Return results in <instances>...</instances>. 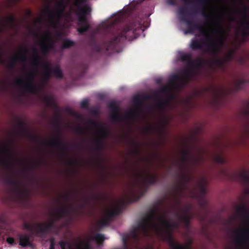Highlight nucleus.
I'll use <instances>...</instances> for the list:
<instances>
[{
  "mask_svg": "<svg viewBox=\"0 0 249 249\" xmlns=\"http://www.w3.org/2000/svg\"><path fill=\"white\" fill-rule=\"evenodd\" d=\"M166 214H157L156 210L152 209L138 225L123 237V243L127 246L129 242L137 245L141 239L150 237L152 234L162 236L172 249H192L191 243L183 245L177 242L172 234L175 229H178L179 223L166 219Z\"/></svg>",
  "mask_w": 249,
  "mask_h": 249,
  "instance_id": "f257e3e1",
  "label": "nucleus"
},
{
  "mask_svg": "<svg viewBox=\"0 0 249 249\" xmlns=\"http://www.w3.org/2000/svg\"><path fill=\"white\" fill-rule=\"evenodd\" d=\"M139 178L135 179L128 187V192L125 194V196L128 197L127 200L124 198H122L117 203L113 210L106 213V217L110 221L123 211L126 204L139 199L143 193L141 190L142 187H145V191H146L149 185H154L159 180L158 175L142 173L139 175Z\"/></svg>",
  "mask_w": 249,
  "mask_h": 249,
  "instance_id": "f03ea898",
  "label": "nucleus"
},
{
  "mask_svg": "<svg viewBox=\"0 0 249 249\" xmlns=\"http://www.w3.org/2000/svg\"><path fill=\"white\" fill-rule=\"evenodd\" d=\"M141 28L139 22L130 23L123 29L112 32L110 39L104 41L101 45L94 44L92 50L99 53H106L109 51L118 52L120 43L126 39L132 40L136 38V31Z\"/></svg>",
  "mask_w": 249,
  "mask_h": 249,
  "instance_id": "7ed1b4c3",
  "label": "nucleus"
},
{
  "mask_svg": "<svg viewBox=\"0 0 249 249\" xmlns=\"http://www.w3.org/2000/svg\"><path fill=\"white\" fill-rule=\"evenodd\" d=\"M202 16L208 23H213L215 28H213V32L217 34L218 37L212 39L209 36H206L205 41L207 43V47L206 52L214 56H217L221 51V47L223 46L226 32L223 28L221 21L220 19H216L213 22L211 20V15L207 13L203 8L201 10Z\"/></svg>",
  "mask_w": 249,
  "mask_h": 249,
  "instance_id": "20e7f679",
  "label": "nucleus"
},
{
  "mask_svg": "<svg viewBox=\"0 0 249 249\" xmlns=\"http://www.w3.org/2000/svg\"><path fill=\"white\" fill-rule=\"evenodd\" d=\"M178 15L180 20L186 23L188 28L184 31L185 34L194 33L195 30H198L203 35H206L207 31L204 30L202 25L198 23L195 22L193 20L189 19L187 18V14H188V11L186 7H181L178 9Z\"/></svg>",
  "mask_w": 249,
  "mask_h": 249,
  "instance_id": "39448f33",
  "label": "nucleus"
},
{
  "mask_svg": "<svg viewBox=\"0 0 249 249\" xmlns=\"http://www.w3.org/2000/svg\"><path fill=\"white\" fill-rule=\"evenodd\" d=\"M35 77V71H31L28 74L26 80L22 78L17 79L15 83L17 86L20 87L25 91L36 93L37 90L42 88L41 86H36L34 83Z\"/></svg>",
  "mask_w": 249,
  "mask_h": 249,
  "instance_id": "423d86ee",
  "label": "nucleus"
},
{
  "mask_svg": "<svg viewBox=\"0 0 249 249\" xmlns=\"http://www.w3.org/2000/svg\"><path fill=\"white\" fill-rule=\"evenodd\" d=\"M91 9L88 6H85V9H81L77 11L76 15L78 16L77 25L79 27L77 31L79 34H82L87 32L90 27L88 19V15L90 13Z\"/></svg>",
  "mask_w": 249,
  "mask_h": 249,
  "instance_id": "0eeeda50",
  "label": "nucleus"
},
{
  "mask_svg": "<svg viewBox=\"0 0 249 249\" xmlns=\"http://www.w3.org/2000/svg\"><path fill=\"white\" fill-rule=\"evenodd\" d=\"M13 160L11 145H0V166L7 170H11L13 168Z\"/></svg>",
  "mask_w": 249,
  "mask_h": 249,
  "instance_id": "6e6552de",
  "label": "nucleus"
},
{
  "mask_svg": "<svg viewBox=\"0 0 249 249\" xmlns=\"http://www.w3.org/2000/svg\"><path fill=\"white\" fill-rule=\"evenodd\" d=\"M108 107L112 110L110 118L115 122L123 121L125 119L132 118L136 116V113L132 111L127 113L125 116L122 115L119 113L118 106L114 102L109 103Z\"/></svg>",
  "mask_w": 249,
  "mask_h": 249,
  "instance_id": "1a4fd4ad",
  "label": "nucleus"
},
{
  "mask_svg": "<svg viewBox=\"0 0 249 249\" xmlns=\"http://www.w3.org/2000/svg\"><path fill=\"white\" fill-rule=\"evenodd\" d=\"M64 10V8H56L53 10L50 6L45 7L44 12L48 16L50 25L53 28H56V24L63 15Z\"/></svg>",
  "mask_w": 249,
  "mask_h": 249,
  "instance_id": "9d476101",
  "label": "nucleus"
},
{
  "mask_svg": "<svg viewBox=\"0 0 249 249\" xmlns=\"http://www.w3.org/2000/svg\"><path fill=\"white\" fill-rule=\"evenodd\" d=\"M45 144L60 149L61 151V155L63 157H66L67 156L69 146L62 141L59 128L58 127V131L56 136L51 141L45 143Z\"/></svg>",
  "mask_w": 249,
  "mask_h": 249,
  "instance_id": "9b49d317",
  "label": "nucleus"
},
{
  "mask_svg": "<svg viewBox=\"0 0 249 249\" xmlns=\"http://www.w3.org/2000/svg\"><path fill=\"white\" fill-rule=\"evenodd\" d=\"M57 221L54 217L52 219L51 222L48 223H37L36 228L35 229L34 233L36 235L42 237L47 234L54 227V222Z\"/></svg>",
  "mask_w": 249,
  "mask_h": 249,
  "instance_id": "f8f14e48",
  "label": "nucleus"
},
{
  "mask_svg": "<svg viewBox=\"0 0 249 249\" xmlns=\"http://www.w3.org/2000/svg\"><path fill=\"white\" fill-rule=\"evenodd\" d=\"M192 206L191 205H188L182 213L178 212H175L174 215L178 219L179 223L182 222L186 228H188L190 226V220L192 216L191 213Z\"/></svg>",
  "mask_w": 249,
  "mask_h": 249,
  "instance_id": "ddd939ff",
  "label": "nucleus"
},
{
  "mask_svg": "<svg viewBox=\"0 0 249 249\" xmlns=\"http://www.w3.org/2000/svg\"><path fill=\"white\" fill-rule=\"evenodd\" d=\"M28 52V50L26 47H24L22 49H20L17 55L13 57L10 61L8 67L10 69H13L15 67L16 62L17 60H20L22 63H25L27 61L26 53Z\"/></svg>",
  "mask_w": 249,
  "mask_h": 249,
  "instance_id": "4468645a",
  "label": "nucleus"
},
{
  "mask_svg": "<svg viewBox=\"0 0 249 249\" xmlns=\"http://www.w3.org/2000/svg\"><path fill=\"white\" fill-rule=\"evenodd\" d=\"M249 7L245 3H243L242 9L238 10V13L243 18V20L241 22V26L243 29H248L249 28V17L248 16Z\"/></svg>",
  "mask_w": 249,
  "mask_h": 249,
  "instance_id": "2eb2a0df",
  "label": "nucleus"
},
{
  "mask_svg": "<svg viewBox=\"0 0 249 249\" xmlns=\"http://www.w3.org/2000/svg\"><path fill=\"white\" fill-rule=\"evenodd\" d=\"M235 242L239 245L245 243H249V230L248 228L242 229L238 231Z\"/></svg>",
  "mask_w": 249,
  "mask_h": 249,
  "instance_id": "dca6fc26",
  "label": "nucleus"
},
{
  "mask_svg": "<svg viewBox=\"0 0 249 249\" xmlns=\"http://www.w3.org/2000/svg\"><path fill=\"white\" fill-rule=\"evenodd\" d=\"M73 210V208L71 207H62L59 208L57 211L52 212L51 213V216L58 220L62 217L67 216L70 212Z\"/></svg>",
  "mask_w": 249,
  "mask_h": 249,
  "instance_id": "f3484780",
  "label": "nucleus"
},
{
  "mask_svg": "<svg viewBox=\"0 0 249 249\" xmlns=\"http://www.w3.org/2000/svg\"><path fill=\"white\" fill-rule=\"evenodd\" d=\"M16 18L13 15H11L5 18H2L0 25L3 27V32L7 26H8L11 29H14L16 27Z\"/></svg>",
  "mask_w": 249,
  "mask_h": 249,
  "instance_id": "a211bd4d",
  "label": "nucleus"
},
{
  "mask_svg": "<svg viewBox=\"0 0 249 249\" xmlns=\"http://www.w3.org/2000/svg\"><path fill=\"white\" fill-rule=\"evenodd\" d=\"M236 213L244 220L249 221V210L244 204H242L236 208Z\"/></svg>",
  "mask_w": 249,
  "mask_h": 249,
  "instance_id": "6ab92c4d",
  "label": "nucleus"
},
{
  "mask_svg": "<svg viewBox=\"0 0 249 249\" xmlns=\"http://www.w3.org/2000/svg\"><path fill=\"white\" fill-rule=\"evenodd\" d=\"M32 235V234H28L26 233L19 234V245L23 248L31 246L32 243L30 239Z\"/></svg>",
  "mask_w": 249,
  "mask_h": 249,
  "instance_id": "aec40b11",
  "label": "nucleus"
},
{
  "mask_svg": "<svg viewBox=\"0 0 249 249\" xmlns=\"http://www.w3.org/2000/svg\"><path fill=\"white\" fill-rule=\"evenodd\" d=\"M17 127L18 130V133L22 135H28L31 138V140L33 141H37L39 139V138L37 137L36 136L34 135H30L28 134V133L26 131V130L25 128V125L24 123L20 121L19 120L17 124Z\"/></svg>",
  "mask_w": 249,
  "mask_h": 249,
  "instance_id": "412c9836",
  "label": "nucleus"
},
{
  "mask_svg": "<svg viewBox=\"0 0 249 249\" xmlns=\"http://www.w3.org/2000/svg\"><path fill=\"white\" fill-rule=\"evenodd\" d=\"M170 82L178 89H180L184 86L185 83H183L181 76L175 74L171 75L170 77Z\"/></svg>",
  "mask_w": 249,
  "mask_h": 249,
  "instance_id": "4be33fe9",
  "label": "nucleus"
},
{
  "mask_svg": "<svg viewBox=\"0 0 249 249\" xmlns=\"http://www.w3.org/2000/svg\"><path fill=\"white\" fill-rule=\"evenodd\" d=\"M44 72L43 75L42 79L43 82H47L52 76V70L51 63L47 61L43 62Z\"/></svg>",
  "mask_w": 249,
  "mask_h": 249,
  "instance_id": "5701e85b",
  "label": "nucleus"
},
{
  "mask_svg": "<svg viewBox=\"0 0 249 249\" xmlns=\"http://www.w3.org/2000/svg\"><path fill=\"white\" fill-rule=\"evenodd\" d=\"M236 178L241 183L245 186L249 184V172L246 170H243L236 175Z\"/></svg>",
  "mask_w": 249,
  "mask_h": 249,
  "instance_id": "b1692460",
  "label": "nucleus"
},
{
  "mask_svg": "<svg viewBox=\"0 0 249 249\" xmlns=\"http://www.w3.org/2000/svg\"><path fill=\"white\" fill-rule=\"evenodd\" d=\"M43 39L49 49L52 50L54 48L55 41L49 31L45 32L43 35Z\"/></svg>",
  "mask_w": 249,
  "mask_h": 249,
  "instance_id": "393cba45",
  "label": "nucleus"
},
{
  "mask_svg": "<svg viewBox=\"0 0 249 249\" xmlns=\"http://www.w3.org/2000/svg\"><path fill=\"white\" fill-rule=\"evenodd\" d=\"M192 68L189 66V64L187 66V68L182 71V75L181 76L182 81L185 85L189 82L190 78L193 75V71Z\"/></svg>",
  "mask_w": 249,
  "mask_h": 249,
  "instance_id": "a878e982",
  "label": "nucleus"
},
{
  "mask_svg": "<svg viewBox=\"0 0 249 249\" xmlns=\"http://www.w3.org/2000/svg\"><path fill=\"white\" fill-rule=\"evenodd\" d=\"M6 182L8 184L16 188L17 191L21 194L28 193L23 191L20 188V184L19 181L14 179L11 177H8L6 178Z\"/></svg>",
  "mask_w": 249,
  "mask_h": 249,
  "instance_id": "bb28decb",
  "label": "nucleus"
},
{
  "mask_svg": "<svg viewBox=\"0 0 249 249\" xmlns=\"http://www.w3.org/2000/svg\"><path fill=\"white\" fill-rule=\"evenodd\" d=\"M90 124L93 125L94 127L96 128H99V135L100 138L99 139H102L107 138L109 135L108 131L106 129L101 127L99 123L95 122V121H91Z\"/></svg>",
  "mask_w": 249,
  "mask_h": 249,
  "instance_id": "cd10ccee",
  "label": "nucleus"
},
{
  "mask_svg": "<svg viewBox=\"0 0 249 249\" xmlns=\"http://www.w3.org/2000/svg\"><path fill=\"white\" fill-rule=\"evenodd\" d=\"M190 180V178L187 177L185 175H183L179 179V185L178 186V189L179 191L185 190L187 188V184Z\"/></svg>",
  "mask_w": 249,
  "mask_h": 249,
  "instance_id": "c85d7f7f",
  "label": "nucleus"
},
{
  "mask_svg": "<svg viewBox=\"0 0 249 249\" xmlns=\"http://www.w3.org/2000/svg\"><path fill=\"white\" fill-rule=\"evenodd\" d=\"M44 101L47 107H53L56 111L57 115L59 113L58 106L53 101L52 98L46 96L44 98Z\"/></svg>",
  "mask_w": 249,
  "mask_h": 249,
  "instance_id": "c756f323",
  "label": "nucleus"
},
{
  "mask_svg": "<svg viewBox=\"0 0 249 249\" xmlns=\"http://www.w3.org/2000/svg\"><path fill=\"white\" fill-rule=\"evenodd\" d=\"M205 63V61L201 58H198L196 60H192L189 64V66L193 68L196 67V68H200Z\"/></svg>",
  "mask_w": 249,
  "mask_h": 249,
  "instance_id": "7c9ffc66",
  "label": "nucleus"
},
{
  "mask_svg": "<svg viewBox=\"0 0 249 249\" xmlns=\"http://www.w3.org/2000/svg\"><path fill=\"white\" fill-rule=\"evenodd\" d=\"M226 61L225 59L219 57H216L211 59L209 63L211 65H216L219 67H223L225 65Z\"/></svg>",
  "mask_w": 249,
  "mask_h": 249,
  "instance_id": "2f4dec72",
  "label": "nucleus"
},
{
  "mask_svg": "<svg viewBox=\"0 0 249 249\" xmlns=\"http://www.w3.org/2000/svg\"><path fill=\"white\" fill-rule=\"evenodd\" d=\"M51 70L52 76H54V77L59 79H61L63 77V73L59 65L56 66L53 69L51 68Z\"/></svg>",
  "mask_w": 249,
  "mask_h": 249,
  "instance_id": "473e14b6",
  "label": "nucleus"
},
{
  "mask_svg": "<svg viewBox=\"0 0 249 249\" xmlns=\"http://www.w3.org/2000/svg\"><path fill=\"white\" fill-rule=\"evenodd\" d=\"M190 47L193 51L201 50L202 48V43L197 39H193L191 40Z\"/></svg>",
  "mask_w": 249,
  "mask_h": 249,
  "instance_id": "72a5a7b5",
  "label": "nucleus"
},
{
  "mask_svg": "<svg viewBox=\"0 0 249 249\" xmlns=\"http://www.w3.org/2000/svg\"><path fill=\"white\" fill-rule=\"evenodd\" d=\"M33 52L34 55L32 59V63L34 66H36L40 64L42 62V60L38 56L37 52L35 48H33Z\"/></svg>",
  "mask_w": 249,
  "mask_h": 249,
  "instance_id": "f704fd0d",
  "label": "nucleus"
},
{
  "mask_svg": "<svg viewBox=\"0 0 249 249\" xmlns=\"http://www.w3.org/2000/svg\"><path fill=\"white\" fill-rule=\"evenodd\" d=\"M91 239L94 240L99 245H102L105 240V237L104 235L101 233H97L95 235L91 238Z\"/></svg>",
  "mask_w": 249,
  "mask_h": 249,
  "instance_id": "c9c22d12",
  "label": "nucleus"
},
{
  "mask_svg": "<svg viewBox=\"0 0 249 249\" xmlns=\"http://www.w3.org/2000/svg\"><path fill=\"white\" fill-rule=\"evenodd\" d=\"M179 58L182 61L188 62V65L190 64V62L192 60V54L188 53H181Z\"/></svg>",
  "mask_w": 249,
  "mask_h": 249,
  "instance_id": "e433bc0d",
  "label": "nucleus"
},
{
  "mask_svg": "<svg viewBox=\"0 0 249 249\" xmlns=\"http://www.w3.org/2000/svg\"><path fill=\"white\" fill-rule=\"evenodd\" d=\"M190 152L188 149L182 151L181 156V160L183 163L187 162L190 159Z\"/></svg>",
  "mask_w": 249,
  "mask_h": 249,
  "instance_id": "4c0bfd02",
  "label": "nucleus"
},
{
  "mask_svg": "<svg viewBox=\"0 0 249 249\" xmlns=\"http://www.w3.org/2000/svg\"><path fill=\"white\" fill-rule=\"evenodd\" d=\"M74 45V41L69 39H64L63 41L62 48L63 49H69Z\"/></svg>",
  "mask_w": 249,
  "mask_h": 249,
  "instance_id": "58836bf2",
  "label": "nucleus"
},
{
  "mask_svg": "<svg viewBox=\"0 0 249 249\" xmlns=\"http://www.w3.org/2000/svg\"><path fill=\"white\" fill-rule=\"evenodd\" d=\"M90 240H84L82 242V246L79 245V249H91Z\"/></svg>",
  "mask_w": 249,
  "mask_h": 249,
  "instance_id": "ea45409f",
  "label": "nucleus"
},
{
  "mask_svg": "<svg viewBox=\"0 0 249 249\" xmlns=\"http://www.w3.org/2000/svg\"><path fill=\"white\" fill-rule=\"evenodd\" d=\"M36 224L37 223H36L35 224H31V223H28L25 222L23 224V229H25V230H29V231H32V233H31L32 234L36 235L34 233V231H35V230H33V228L34 227H36L35 229L36 228Z\"/></svg>",
  "mask_w": 249,
  "mask_h": 249,
  "instance_id": "a19ab883",
  "label": "nucleus"
},
{
  "mask_svg": "<svg viewBox=\"0 0 249 249\" xmlns=\"http://www.w3.org/2000/svg\"><path fill=\"white\" fill-rule=\"evenodd\" d=\"M41 53L45 55H47L51 50L48 48L45 42H41L40 44Z\"/></svg>",
  "mask_w": 249,
  "mask_h": 249,
  "instance_id": "79ce46f5",
  "label": "nucleus"
},
{
  "mask_svg": "<svg viewBox=\"0 0 249 249\" xmlns=\"http://www.w3.org/2000/svg\"><path fill=\"white\" fill-rule=\"evenodd\" d=\"M170 103V100L167 99L164 100H159L158 102V105L159 108L164 109L166 106H168Z\"/></svg>",
  "mask_w": 249,
  "mask_h": 249,
  "instance_id": "37998d69",
  "label": "nucleus"
},
{
  "mask_svg": "<svg viewBox=\"0 0 249 249\" xmlns=\"http://www.w3.org/2000/svg\"><path fill=\"white\" fill-rule=\"evenodd\" d=\"M59 245H60L61 249H72V246L70 243L61 240L59 242Z\"/></svg>",
  "mask_w": 249,
  "mask_h": 249,
  "instance_id": "c03bdc74",
  "label": "nucleus"
},
{
  "mask_svg": "<svg viewBox=\"0 0 249 249\" xmlns=\"http://www.w3.org/2000/svg\"><path fill=\"white\" fill-rule=\"evenodd\" d=\"M199 187L201 193L203 194L206 192V189L205 187V181L204 179H202L198 183Z\"/></svg>",
  "mask_w": 249,
  "mask_h": 249,
  "instance_id": "a18cd8bd",
  "label": "nucleus"
},
{
  "mask_svg": "<svg viewBox=\"0 0 249 249\" xmlns=\"http://www.w3.org/2000/svg\"><path fill=\"white\" fill-rule=\"evenodd\" d=\"M85 2V0H75L74 5L77 7V11L80 10L81 9H85V7L82 6V4Z\"/></svg>",
  "mask_w": 249,
  "mask_h": 249,
  "instance_id": "49530a36",
  "label": "nucleus"
},
{
  "mask_svg": "<svg viewBox=\"0 0 249 249\" xmlns=\"http://www.w3.org/2000/svg\"><path fill=\"white\" fill-rule=\"evenodd\" d=\"M103 147L102 140L100 139H97L96 141V144L95 146V150L96 151H100L102 150Z\"/></svg>",
  "mask_w": 249,
  "mask_h": 249,
  "instance_id": "de8ad7c7",
  "label": "nucleus"
},
{
  "mask_svg": "<svg viewBox=\"0 0 249 249\" xmlns=\"http://www.w3.org/2000/svg\"><path fill=\"white\" fill-rule=\"evenodd\" d=\"M245 81L244 80H238L236 82L235 87L237 90L241 89L242 87L245 84Z\"/></svg>",
  "mask_w": 249,
  "mask_h": 249,
  "instance_id": "09e8293b",
  "label": "nucleus"
},
{
  "mask_svg": "<svg viewBox=\"0 0 249 249\" xmlns=\"http://www.w3.org/2000/svg\"><path fill=\"white\" fill-rule=\"evenodd\" d=\"M39 164L36 162L29 163L26 167V170H31L36 168L39 166Z\"/></svg>",
  "mask_w": 249,
  "mask_h": 249,
  "instance_id": "8fccbe9b",
  "label": "nucleus"
},
{
  "mask_svg": "<svg viewBox=\"0 0 249 249\" xmlns=\"http://www.w3.org/2000/svg\"><path fill=\"white\" fill-rule=\"evenodd\" d=\"M215 160L219 163H224L225 162V159L221 155H217L215 157Z\"/></svg>",
  "mask_w": 249,
  "mask_h": 249,
  "instance_id": "3c124183",
  "label": "nucleus"
},
{
  "mask_svg": "<svg viewBox=\"0 0 249 249\" xmlns=\"http://www.w3.org/2000/svg\"><path fill=\"white\" fill-rule=\"evenodd\" d=\"M109 222L110 220L106 217L101 220L99 224L101 227H104L107 225Z\"/></svg>",
  "mask_w": 249,
  "mask_h": 249,
  "instance_id": "603ef678",
  "label": "nucleus"
},
{
  "mask_svg": "<svg viewBox=\"0 0 249 249\" xmlns=\"http://www.w3.org/2000/svg\"><path fill=\"white\" fill-rule=\"evenodd\" d=\"M89 106V100L87 99L83 100L80 104V106L82 108H87Z\"/></svg>",
  "mask_w": 249,
  "mask_h": 249,
  "instance_id": "864d4df0",
  "label": "nucleus"
},
{
  "mask_svg": "<svg viewBox=\"0 0 249 249\" xmlns=\"http://www.w3.org/2000/svg\"><path fill=\"white\" fill-rule=\"evenodd\" d=\"M50 246L49 249H55V239L53 237L51 238L50 239Z\"/></svg>",
  "mask_w": 249,
  "mask_h": 249,
  "instance_id": "5fc2aeb1",
  "label": "nucleus"
},
{
  "mask_svg": "<svg viewBox=\"0 0 249 249\" xmlns=\"http://www.w3.org/2000/svg\"><path fill=\"white\" fill-rule=\"evenodd\" d=\"M234 52V50H231L230 51L227 55V60H225L227 61L231 60L233 58Z\"/></svg>",
  "mask_w": 249,
  "mask_h": 249,
  "instance_id": "6e6d98bb",
  "label": "nucleus"
},
{
  "mask_svg": "<svg viewBox=\"0 0 249 249\" xmlns=\"http://www.w3.org/2000/svg\"><path fill=\"white\" fill-rule=\"evenodd\" d=\"M63 0H61L58 3L56 8H64V10H65V5Z\"/></svg>",
  "mask_w": 249,
  "mask_h": 249,
  "instance_id": "4d7b16f0",
  "label": "nucleus"
},
{
  "mask_svg": "<svg viewBox=\"0 0 249 249\" xmlns=\"http://www.w3.org/2000/svg\"><path fill=\"white\" fill-rule=\"evenodd\" d=\"M77 132L81 135H84L85 133V130L83 127L79 126L76 129Z\"/></svg>",
  "mask_w": 249,
  "mask_h": 249,
  "instance_id": "13d9d810",
  "label": "nucleus"
},
{
  "mask_svg": "<svg viewBox=\"0 0 249 249\" xmlns=\"http://www.w3.org/2000/svg\"><path fill=\"white\" fill-rule=\"evenodd\" d=\"M143 130L145 133H151L153 131V128L150 126H146L143 128Z\"/></svg>",
  "mask_w": 249,
  "mask_h": 249,
  "instance_id": "bf43d9fd",
  "label": "nucleus"
},
{
  "mask_svg": "<svg viewBox=\"0 0 249 249\" xmlns=\"http://www.w3.org/2000/svg\"><path fill=\"white\" fill-rule=\"evenodd\" d=\"M6 241L9 244H13L15 242V239L13 237H9L7 238Z\"/></svg>",
  "mask_w": 249,
  "mask_h": 249,
  "instance_id": "052dcab7",
  "label": "nucleus"
},
{
  "mask_svg": "<svg viewBox=\"0 0 249 249\" xmlns=\"http://www.w3.org/2000/svg\"><path fill=\"white\" fill-rule=\"evenodd\" d=\"M131 153L134 155H138L140 153L139 149L138 147H136L131 151Z\"/></svg>",
  "mask_w": 249,
  "mask_h": 249,
  "instance_id": "680f3d73",
  "label": "nucleus"
},
{
  "mask_svg": "<svg viewBox=\"0 0 249 249\" xmlns=\"http://www.w3.org/2000/svg\"><path fill=\"white\" fill-rule=\"evenodd\" d=\"M169 90V88L167 86H164L160 89V92H166Z\"/></svg>",
  "mask_w": 249,
  "mask_h": 249,
  "instance_id": "e2e57ef3",
  "label": "nucleus"
},
{
  "mask_svg": "<svg viewBox=\"0 0 249 249\" xmlns=\"http://www.w3.org/2000/svg\"><path fill=\"white\" fill-rule=\"evenodd\" d=\"M134 101L139 104H141L142 102L141 98L139 96L135 97L134 98Z\"/></svg>",
  "mask_w": 249,
  "mask_h": 249,
  "instance_id": "0e129e2a",
  "label": "nucleus"
},
{
  "mask_svg": "<svg viewBox=\"0 0 249 249\" xmlns=\"http://www.w3.org/2000/svg\"><path fill=\"white\" fill-rule=\"evenodd\" d=\"M248 29H243V31L242 32V35L243 36H247L248 35Z\"/></svg>",
  "mask_w": 249,
  "mask_h": 249,
  "instance_id": "69168bd1",
  "label": "nucleus"
},
{
  "mask_svg": "<svg viewBox=\"0 0 249 249\" xmlns=\"http://www.w3.org/2000/svg\"><path fill=\"white\" fill-rule=\"evenodd\" d=\"M4 83L3 81H0V91H3L4 90Z\"/></svg>",
  "mask_w": 249,
  "mask_h": 249,
  "instance_id": "338daca9",
  "label": "nucleus"
},
{
  "mask_svg": "<svg viewBox=\"0 0 249 249\" xmlns=\"http://www.w3.org/2000/svg\"><path fill=\"white\" fill-rule=\"evenodd\" d=\"M66 110L67 112H68L69 113L71 114V115H74L75 114V112L74 111H73L71 108H67L66 109Z\"/></svg>",
  "mask_w": 249,
  "mask_h": 249,
  "instance_id": "774afa93",
  "label": "nucleus"
}]
</instances>
